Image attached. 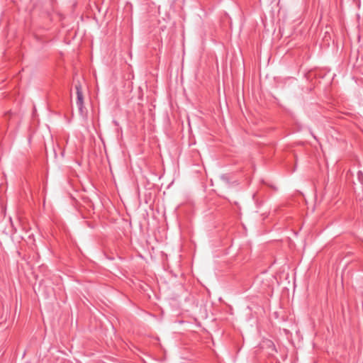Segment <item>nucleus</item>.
<instances>
[{"instance_id": "f257e3e1", "label": "nucleus", "mask_w": 363, "mask_h": 363, "mask_svg": "<svg viewBox=\"0 0 363 363\" xmlns=\"http://www.w3.org/2000/svg\"><path fill=\"white\" fill-rule=\"evenodd\" d=\"M76 94H77V106L78 107L79 111L81 115H84V96L82 91L81 85L76 84Z\"/></svg>"}, {"instance_id": "f03ea898", "label": "nucleus", "mask_w": 363, "mask_h": 363, "mask_svg": "<svg viewBox=\"0 0 363 363\" xmlns=\"http://www.w3.org/2000/svg\"><path fill=\"white\" fill-rule=\"evenodd\" d=\"M357 177H358L359 182H361L362 184L363 183V174L361 171L358 172Z\"/></svg>"}]
</instances>
